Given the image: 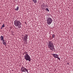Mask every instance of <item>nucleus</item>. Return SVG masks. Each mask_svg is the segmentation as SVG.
Segmentation results:
<instances>
[{
	"instance_id": "nucleus-13",
	"label": "nucleus",
	"mask_w": 73,
	"mask_h": 73,
	"mask_svg": "<svg viewBox=\"0 0 73 73\" xmlns=\"http://www.w3.org/2000/svg\"><path fill=\"white\" fill-rule=\"evenodd\" d=\"M2 27H3V28H4V27H5V25L3 24Z\"/></svg>"
},
{
	"instance_id": "nucleus-29",
	"label": "nucleus",
	"mask_w": 73,
	"mask_h": 73,
	"mask_svg": "<svg viewBox=\"0 0 73 73\" xmlns=\"http://www.w3.org/2000/svg\"><path fill=\"white\" fill-rule=\"evenodd\" d=\"M44 7H45V5H44Z\"/></svg>"
},
{
	"instance_id": "nucleus-10",
	"label": "nucleus",
	"mask_w": 73,
	"mask_h": 73,
	"mask_svg": "<svg viewBox=\"0 0 73 73\" xmlns=\"http://www.w3.org/2000/svg\"><path fill=\"white\" fill-rule=\"evenodd\" d=\"M32 1L34 3H37V0H32Z\"/></svg>"
},
{
	"instance_id": "nucleus-3",
	"label": "nucleus",
	"mask_w": 73,
	"mask_h": 73,
	"mask_svg": "<svg viewBox=\"0 0 73 73\" xmlns=\"http://www.w3.org/2000/svg\"><path fill=\"white\" fill-rule=\"evenodd\" d=\"M25 58L26 61H29V62L31 61V60H32L31 56L28 54H26L25 55Z\"/></svg>"
},
{
	"instance_id": "nucleus-21",
	"label": "nucleus",
	"mask_w": 73,
	"mask_h": 73,
	"mask_svg": "<svg viewBox=\"0 0 73 73\" xmlns=\"http://www.w3.org/2000/svg\"><path fill=\"white\" fill-rule=\"evenodd\" d=\"M26 70L27 72H28V70Z\"/></svg>"
},
{
	"instance_id": "nucleus-15",
	"label": "nucleus",
	"mask_w": 73,
	"mask_h": 73,
	"mask_svg": "<svg viewBox=\"0 0 73 73\" xmlns=\"http://www.w3.org/2000/svg\"><path fill=\"white\" fill-rule=\"evenodd\" d=\"M57 58H58V60H59V61H60V58H59V57H58Z\"/></svg>"
},
{
	"instance_id": "nucleus-16",
	"label": "nucleus",
	"mask_w": 73,
	"mask_h": 73,
	"mask_svg": "<svg viewBox=\"0 0 73 73\" xmlns=\"http://www.w3.org/2000/svg\"><path fill=\"white\" fill-rule=\"evenodd\" d=\"M24 70H22V71H22V72H25V71Z\"/></svg>"
},
{
	"instance_id": "nucleus-22",
	"label": "nucleus",
	"mask_w": 73,
	"mask_h": 73,
	"mask_svg": "<svg viewBox=\"0 0 73 73\" xmlns=\"http://www.w3.org/2000/svg\"><path fill=\"white\" fill-rule=\"evenodd\" d=\"M67 64H68V65H69V63H67Z\"/></svg>"
},
{
	"instance_id": "nucleus-30",
	"label": "nucleus",
	"mask_w": 73,
	"mask_h": 73,
	"mask_svg": "<svg viewBox=\"0 0 73 73\" xmlns=\"http://www.w3.org/2000/svg\"><path fill=\"white\" fill-rule=\"evenodd\" d=\"M27 73H29V72H27Z\"/></svg>"
},
{
	"instance_id": "nucleus-2",
	"label": "nucleus",
	"mask_w": 73,
	"mask_h": 73,
	"mask_svg": "<svg viewBox=\"0 0 73 73\" xmlns=\"http://www.w3.org/2000/svg\"><path fill=\"white\" fill-rule=\"evenodd\" d=\"M14 25H15L16 27H18L19 28H21V23L20 21L17 20H15L14 21Z\"/></svg>"
},
{
	"instance_id": "nucleus-18",
	"label": "nucleus",
	"mask_w": 73,
	"mask_h": 73,
	"mask_svg": "<svg viewBox=\"0 0 73 73\" xmlns=\"http://www.w3.org/2000/svg\"><path fill=\"white\" fill-rule=\"evenodd\" d=\"M42 9H43V10H44V7H42Z\"/></svg>"
},
{
	"instance_id": "nucleus-28",
	"label": "nucleus",
	"mask_w": 73,
	"mask_h": 73,
	"mask_svg": "<svg viewBox=\"0 0 73 73\" xmlns=\"http://www.w3.org/2000/svg\"><path fill=\"white\" fill-rule=\"evenodd\" d=\"M43 7H44V5H43Z\"/></svg>"
},
{
	"instance_id": "nucleus-25",
	"label": "nucleus",
	"mask_w": 73,
	"mask_h": 73,
	"mask_svg": "<svg viewBox=\"0 0 73 73\" xmlns=\"http://www.w3.org/2000/svg\"><path fill=\"white\" fill-rule=\"evenodd\" d=\"M25 53H24L23 54V55H24V54H25Z\"/></svg>"
},
{
	"instance_id": "nucleus-20",
	"label": "nucleus",
	"mask_w": 73,
	"mask_h": 73,
	"mask_svg": "<svg viewBox=\"0 0 73 73\" xmlns=\"http://www.w3.org/2000/svg\"><path fill=\"white\" fill-rule=\"evenodd\" d=\"M3 27H2V26L1 28V29H3Z\"/></svg>"
},
{
	"instance_id": "nucleus-12",
	"label": "nucleus",
	"mask_w": 73,
	"mask_h": 73,
	"mask_svg": "<svg viewBox=\"0 0 73 73\" xmlns=\"http://www.w3.org/2000/svg\"><path fill=\"white\" fill-rule=\"evenodd\" d=\"M55 37V35L54 34L52 35V38H54Z\"/></svg>"
},
{
	"instance_id": "nucleus-26",
	"label": "nucleus",
	"mask_w": 73,
	"mask_h": 73,
	"mask_svg": "<svg viewBox=\"0 0 73 73\" xmlns=\"http://www.w3.org/2000/svg\"><path fill=\"white\" fill-rule=\"evenodd\" d=\"M44 9H45V10H46V9H45V8H44Z\"/></svg>"
},
{
	"instance_id": "nucleus-4",
	"label": "nucleus",
	"mask_w": 73,
	"mask_h": 73,
	"mask_svg": "<svg viewBox=\"0 0 73 73\" xmlns=\"http://www.w3.org/2000/svg\"><path fill=\"white\" fill-rule=\"evenodd\" d=\"M53 20L50 17L48 18L47 20V23L48 25H50L52 23Z\"/></svg>"
},
{
	"instance_id": "nucleus-7",
	"label": "nucleus",
	"mask_w": 73,
	"mask_h": 73,
	"mask_svg": "<svg viewBox=\"0 0 73 73\" xmlns=\"http://www.w3.org/2000/svg\"><path fill=\"white\" fill-rule=\"evenodd\" d=\"M52 55L54 57H55V58H57L58 56L57 54H52Z\"/></svg>"
},
{
	"instance_id": "nucleus-33",
	"label": "nucleus",
	"mask_w": 73,
	"mask_h": 73,
	"mask_svg": "<svg viewBox=\"0 0 73 73\" xmlns=\"http://www.w3.org/2000/svg\"><path fill=\"white\" fill-rule=\"evenodd\" d=\"M47 7H48V6H47Z\"/></svg>"
},
{
	"instance_id": "nucleus-1",
	"label": "nucleus",
	"mask_w": 73,
	"mask_h": 73,
	"mask_svg": "<svg viewBox=\"0 0 73 73\" xmlns=\"http://www.w3.org/2000/svg\"><path fill=\"white\" fill-rule=\"evenodd\" d=\"M48 47L51 50H54H54H55L54 46L53 45V44L51 41H49L48 44Z\"/></svg>"
},
{
	"instance_id": "nucleus-9",
	"label": "nucleus",
	"mask_w": 73,
	"mask_h": 73,
	"mask_svg": "<svg viewBox=\"0 0 73 73\" xmlns=\"http://www.w3.org/2000/svg\"><path fill=\"white\" fill-rule=\"evenodd\" d=\"M1 40H2V41H3L4 40V36H1Z\"/></svg>"
},
{
	"instance_id": "nucleus-5",
	"label": "nucleus",
	"mask_w": 73,
	"mask_h": 73,
	"mask_svg": "<svg viewBox=\"0 0 73 73\" xmlns=\"http://www.w3.org/2000/svg\"><path fill=\"white\" fill-rule=\"evenodd\" d=\"M28 38V35H26L25 36L24 38H23V41H25V40H27Z\"/></svg>"
},
{
	"instance_id": "nucleus-8",
	"label": "nucleus",
	"mask_w": 73,
	"mask_h": 73,
	"mask_svg": "<svg viewBox=\"0 0 73 73\" xmlns=\"http://www.w3.org/2000/svg\"><path fill=\"white\" fill-rule=\"evenodd\" d=\"M25 69L27 70V68H25L24 67H22L21 68V71H22V70H25Z\"/></svg>"
},
{
	"instance_id": "nucleus-23",
	"label": "nucleus",
	"mask_w": 73,
	"mask_h": 73,
	"mask_svg": "<svg viewBox=\"0 0 73 73\" xmlns=\"http://www.w3.org/2000/svg\"><path fill=\"white\" fill-rule=\"evenodd\" d=\"M25 24H26V25H27V23H26V22H25Z\"/></svg>"
},
{
	"instance_id": "nucleus-32",
	"label": "nucleus",
	"mask_w": 73,
	"mask_h": 73,
	"mask_svg": "<svg viewBox=\"0 0 73 73\" xmlns=\"http://www.w3.org/2000/svg\"><path fill=\"white\" fill-rule=\"evenodd\" d=\"M6 48H7V47H6Z\"/></svg>"
},
{
	"instance_id": "nucleus-17",
	"label": "nucleus",
	"mask_w": 73,
	"mask_h": 73,
	"mask_svg": "<svg viewBox=\"0 0 73 73\" xmlns=\"http://www.w3.org/2000/svg\"><path fill=\"white\" fill-rule=\"evenodd\" d=\"M27 52H24V53H25V54H27Z\"/></svg>"
},
{
	"instance_id": "nucleus-31",
	"label": "nucleus",
	"mask_w": 73,
	"mask_h": 73,
	"mask_svg": "<svg viewBox=\"0 0 73 73\" xmlns=\"http://www.w3.org/2000/svg\"><path fill=\"white\" fill-rule=\"evenodd\" d=\"M11 29H12V28H11Z\"/></svg>"
},
{
	"instance_id": "nucleus-27",
	"label": "nucleus",
	"mask_w": 73,
	"mask_h": 73,
	"mask_svg": "<svg viewBox=\"0 0 73 73\" xmlns=\"http://www.w3.org/2000/svg\"><path fill=\"white\" fill-rule=\"evenodd\" d=\"M25 69V70H28L27 69H27Z\"/></svg>"
},
{
	"instance_id": "nucleus-14",
	"label": "nucleus",
	"mask_w": 73,
	"mask_h": 73,
	"mask_svg": "<svg viewBox=\"0 0 73 73\" xmlns=\"http://www.w3.org/2000/svg\"><path fill=\"white\" fill-rule=\"evenodd\" d=\"M46 9L47 11H48V12H49V9H48V8H46Z\"/></svg>"
},
{
	"instance_id": "nucleus-6",
	"label": "nucleus",
	"mask_w": 73,
	"mask_h": 73,
	"mask_svg": "<svg viewBox=\"0 0 73 73\" xmlns=\"http://www.w3.org/2000/svg\"><path fill=\"white\" fill-rule=\"evenodd\" d=\"M7 41L6 40H3V45H5V46H7Z\"/></svg>"
},
{
	"instance_id": "nucleus-24",
	"label": "nucleus",
	"mask_w": 73,
	"mask_h": 73,
	"mask_svg": "<svg viewBox=\"0 0 73 73\" xmlns=\"http://www.w3.org/2000/svg\"><path fill=\"white\" fill-rule=\"evenodd\" d=\"M47 5H46L45 6V7H46Z\"/></svg>"
},
{
	"instance_id": "nucleus-11",
	"label": "nucleus",
	"mask_w": 73,
	"mask_h": 73,
	"mask_svg": "<svg viewBox=\"0 0 73 73\" xmlns=\"http://www.w3.org/2000/svg\"><path fill=\"white\" fill-rule=\"evenodd\" d=\"M15 11H18L19 10V6H17V8H16L15 9Z\"/></svg>"
},
{
	"instance_id": "nucleus-19",
	"label": "nucleus",
	"mask_w": 73,
	"mask_h": 73,
	"mask_svg": "<svg viewBox=\"0 0 73 73\" xmlns=\"http://www.w3.org/2000/svg\"><path fill=\"white\" fill-rule=\"evenodd\" d=\"M25 41H26V42H27V39H26V40H25Z\"/></svg>"
}]
</instances>
